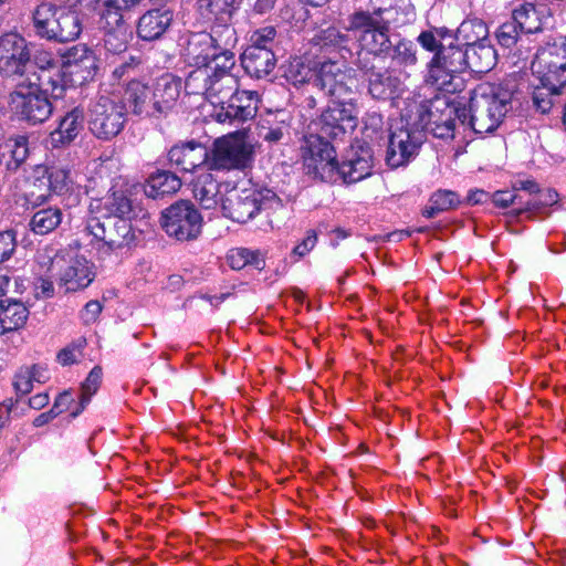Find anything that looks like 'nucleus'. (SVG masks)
I'll return each instance as SVG.
<instances>
[{
    "label": "nucleus",
    "mask_w": 566,
    "mask_h": 566,
    "mask_svg": "<svg viewBox=\"0 0 566 566\" xmlns=\"http://www.w3.org/2000/svg\"><path fill=\"white\" fill-rule=\"evenodd\" d=\"M208 156L207 148L196 142L175 145L168 153L169 161L185 172L200 170Z\"/></svg>",
    "instance_id": "412c9836"
},
{
    "label": "nucleus",
    "mask_w": 566,
    "mask_h": 566,
    "mask_svg": "<svg viewBox=\"0 0 566 566\" xmlns=\"http://www.w3.org/2000/svg\"><path fill=\"white\" fill-rule=\"evenodd\" d=\"M277 202L279 198L276 195L268 189H233L222 199L221 208L226 217L244 223L262 209H268Z\"/></svg>",
    "instance_id": "6e6552de"
},
{
    "label": "nucleus",
    "mask_w": 566,
    "mask_h": 566,
    "mask_svg": "<svg viewBox=\"0 0 566 566\" xmlns=\"http://www.w3.org/2000/svg\"><path fill=\"white\" fill-rule=\"evenodd\" d=\"M39 274L41 275L34 285L35 296L42 298H50L54 295V284L50 274H43L38 266Z\"/></svg>",
    "instance_id": "338daca9"
},
{
    "label": "nucleus",
    "mask_w": 566,
    "mask_h": 566,
    "mask_svg": "<svg viewBox=\"0 0 566 566\" xmlns=\"http://www.w3.org/2000/svg\"><path fill=\"white\" fill-rule=\"evenodd\" d=\"M227 262L233 270H242L248 265L261 270L264 266V255L260 250L233 248L227 254Z\"/></svg>",
    "instance_id": "37998d69"
},
{
    "label": "nucleus",
    "mask_w": 566,
    "mask_h": 566,
    "mask_svg": "<svg viewBox=\"0 0 566 566\" xmlns=\"http://www.w3.org/2000/svg\"><path fill=\"white\" fill-rule=\"evenodd\" d=\"M521 33L522 32H521L518 25L512 19L511 21L503 23L499 28V30L496 32V38H497L499 43L502 46L511 48L512 45H514L517 42Z\"/></svg>",
    "instance_id": "052dcab7"
},
{
    "label": "nucleus",
    "mask_w": 566,
    "mask_h": 566,
    "mask_svg": "<svg viewBox=\"0 0 566 566\" xmlns=\"http://www.w3.org/2000/svg\"><path fill=\"white\" fill-rule=\"evenodd\" d=\"M82 30L83 24L78 12L70 7H61L53 41L62 43L74 41L81 35Z\"/></svg>",
    "instance_id": "2f4dec72"
},
{
    "label": "nucleus",
    "mask_w": 566,
    "mask_h": 566,
    "mask_svg": "<svg viewBox=\"0 0 566 566\" xmlns=\"http://www.w3.org/2000/svg\"><path fill=\"white\" fill-rule=\"evenodd\" d=\"M28 316L29 311L21 302L0 301V318L4 333L22 327Z\"/></svg>",
    "instance_id": "ea45409f"
},
{
    "label": "nucleus",
    "mask_w": 566,
    "mask_h": 566,
    "mask_svg": "<svg viewBox=\"0 0 566 566\" xmlns=\"http://www.w3.org/2000/svg\"><path fill=\"white\" fill-rule=\"evenodd\" d=\"M39 63H41V74L39 75V80L42 82V84L50 85L52 95L54 97H61L67 85L65 76L62 72L63 66H61L57 61L46 55L43 60L39 57Z\"/></svg>",
    "instance_id": "f704fd0d"
},
{
    "label": "nucleus",
    "mask_w": 566,
    "mask_h": 566,
    "mask_svg": "<svg viewBox=\"0 0 566 566\" xmlns=\"http://www.w3.org/2000/svg\"><path fill=\"white\" fill-rule=\"evenodd\" d=\"M491 200L494 206L499 208H509L511 206L516 207L517 212L527 211L525 209L526 201L523 200L522 196H520L514 188L511 190H497L491 196Z\"/></svg>",
    "instance_id": "864d4df0"
},
{
    "label": "nucleus",
    "mask_w": 566,
    "mask_h": 566,
    "mask_svg": "<svg viewBox=\"0 0 566 566\" xmlns=\"http://www.w3.org/2000/svg\"><path fill=\"white\" fill-rule=\"evenodd\" d=\"M242 66L251 76L261 78L270 74L275 66V57L271 49L249 46L241 56Z\"/></svg>",
    "instance_id": "bb28decb"
},
{
    "label": "nucleus",
    "mask_w": 566,
    "mask_h": 566,
    "mask_svg": "<svg viewBox=\"0 0 566 566\" xmlns=\"http://www.w3.org/2000/svg\"><path fill=\"white\" fill-rule=\"evenodd\" d=\"M207 66L213 73H228L233 74L232 70L235 66V56L232 50H214L209 59Z\"/></svg>",
    "instance_id": "603ef678"
},
{
    "label": "nucleus",
    "mask_w": 566,
    "mask_h": 566,
    "mask_svg": "<svg viewBox=\"0 0 566 566\" xmlns=\"http://www.w3.org/2000/svg\"><path fill=\"white\" fill-rule=\"evenodd\" d=\"M174 13L169 9H151L142 14L137 21V35L144 41L161 38L171 25Z\"/></svg>",
    "instance_id": "4be33fe9"
},
{
    "label": "nucleus",
    "mask_w": 566,
    "mask_h": 566,
    "mask_svg": "<svg viewBox=\"0 0 566 566\" xmlns=\"http://www.w3.org/2000/svg\"><path fill=\"white\" fill-rule=\"evenodd\" d=\"M374 167V155L371 148L361 142L350 146L346 159L337 163V181L345 184L358 182L371 175Z\"/></svg>",
    "instance_id": "2eb2a0df"
},
{
    "label": "nucleus",
    "mask_w": 566,
    "mask_h": 566,
    "mask_svg": "<svg viewBox=\"0 0 566 566\" xmlns=\"http://www.w3.org/2000/svg\"><path fill=\"white\" fill-rule=\"evenodd\" d=\"M181 88V80L171 74H164L156 81L151 88L156 116L172 109L180 96Z\"/></svg>",
    "instance_id": "5701e85b"
},
{
    "label": "nucleus",
    "mask_w": 566,
    "mask_h": 566,
    "mask_svg": "<svg viewBox=\"0 0 566 566\" xmlns=\"http://www.w3.org/2000/svg\"><path fill=\"white\" fill-rule=\"evenodd\" d=\"M430 211L428 217H432L434 211H443L454 207L459 202V197L455 192L450 190H439L431 197Z\"/></svg>",
    "instance_id": "6e6d98bb"
},
{
    "label": "nucleus",
    "mask_w": 566,
    "mask_h": 566,
    "mask_svg": "<svg viewBox=\"0 0 566 566\" xmlns=\"http://www.w3.org/2000/svg\"><path fill=\"white\" fill-rule=\"evenodd\" d=\"M101 15V24L105 32L104 46L114 54L124 52L127 49L128 40L130 38L129 27L126 23L127 19L122 18V21H111L106 15Z\"/></svg>",
    "instance_id": "cd10ccee"
},
{
    "label": "nucleus",
    "mask_w": 566,
    "mask_h": 566,
    "mask_svg": "<svg viewBox=\"0 0 566 566\" xmlns=\"http://www.w3.org/2000/svg\"><path fill=\"white\" fill-rule=\"evenodd\" d=\"M34 187L48 186L50 192L56 195L80 193L83 177L65 166L39 167Z\"/></svg>",
    "instance_id": "a211bd4d"
},
{
    "label": "nucleus",
    "mask_w": 566,
    "mask_h": 566,
    "mask_svg": "<svg viewBox=\"0 0 566 566\" xmlns=\"http://www.w3.org/2000/svg\"><path fill=\"white\" fill-rule=\"evenodd\" d=\"M400 3L399 8L398 6H392L380 20H377V22L387 28L391 24L398 27L410 22L415 17L410 0H403V2Z\"/></svg>",
    "instance_id": "de8ad7c7"
},
{
    "label": "nucleus",
    "mask_w": 566,
    "mask_h": 566,
    "mask_svg": "<svg viewBox=\"0 0 566 566\" xmlns=\"http://www.w3.org/2000/svg\"><path fill=\"white\" fill-rule=\"evenodd\" d=\"M29 203L35 210L29 221V229L35 235L52 233L63 220L61 208L43 206L48 200V193L36 195L34 190L29 191Z\"/></svg>",
    "instance_id": "f3484780"
},
{
    "label": "nucleus",
    "mask_w": 566,
    "mask_h": 566,
    "mask_svg": "<svg viewBox=\"0 0 566 566\" xmlns=\"http://www.w3.org/2000/svg\"><path fill=\"white\" fill-rule=\"evenodd\" d=\"M560 91H551L537 82L534 83L533 103L541 113H547L553 105V96L558 95Z\"/></svg>",
    "instance_id": "13d9d810"
},
{
    "label": "nucleus",
    "mask_w": 566,
    "mask_h": 566,
    "mask_svg": "<svg viewBox=\"0 0 566 566\" xmlns=\"http://www.w3.org/2000/svg\"><path fill=\"white\" fill-rule=\"evenodd\" d=\"M350 29L360 30L358 42L361 50L381 55L389 51L391 42L388 28L377 22L376 18L366 11H357L350 17Z\"/></svg>",
    "instance_id": "f8f14e48"
},
{
    "label": "nucleus",
    "mask_w": 566,
    "mask_h": 566,
    "mask_svg": "<svg viewBox=\"0 0 566 566\" xmlns=\"http://www.w3.org/2000/svg\"><path fill=\"white\" fill-rule=\"evenodd\" d=\"M403 91L402 82L391 72L370 71L368 74V92L376 98L387 101L399 96Z\"/></svg>",
    "instance_id": "a878e982"
},
{
    "label": "nucleus",
    "mask_w": 566,
    "mask_h": 566,
    "mask_svg": "<svg viewBox=\"0 0 566 566\" xmlns=\"http://www.w3.org/2000/svg\"><path fill=\"white\" fill-rule=\"evenodd\" d=\"M453 111L449 109V114H444L441 119H432L433 113H430V120L427 124V129L432 133L437 138L448 139L453 138L457 130V120L452 116Z\"/></svg>",
    "instance_id": "09e8293b"
},
{
    "label": "nucleus",
    "mask_w": 566,
    "mask_h": 566,
    "mask_svg": "<svg viewBox=\"0 0 566 566\" xmlns=\"http://www.w3.org/2000/svg\"><path fill=\"white\" fill-rule=\"evenodd\" d=\"M489 29L486 24L478 18L464 20L458 28L455 40L460 45L470 48L472 45L488 42Z\"/></svg>",
    "instance_id": "e433bc0d"
},
{
    "label": "nucleus",
    "mask_w": 566,
    "mask_h": 566,
    "mask_svg": "<svg viewBox=\"0 0 566 566\" xmlns=\"http://www.w3.org/2000/svg\"><path fill=\"white\" fill-rule=\"evenodd\" d=\"M193 34L190 36L188 41V56L197 65H207L209 62V59L212 54H214L216 48L212 46V50H207L205 46L201 45H193Z\"/></svg>",
    "instance_id": "e2e57ef3"
},
{
    "label": "nucleus",
    "mask_w": 566,
    "mask_h": 566,
    "mask_svg": "<svg viewBox=\"0 0 566 566\" xmlns=\"http://www.w3.org/2000/svg\"><path fill=\"white\" fill-rule=\"evenodd\" d=\"M63 67L70 74L78 75L82 81H88L97 72V56L86 44H76L65 52Z\"/></svg>",
    "instance_id": "6ab92c4d"
},
{
    "label": "nucleus",
    "mask_w": 566,
    "mask_h": 566,
    "mask_svg": "<svg viewBox=\"0 0 566 566\" xmlns=\"http://www.w3.org/2000/svg\"><path fill=\"white\" fill-rule=\"evenodd\" d=\"M315 86L332 98L313 123L315 129L334 139L352 134L358 124V80L343 64L326 61L318 70Z\"/></svg>",
    "instance_id": "f257e3e1"
},
{
    "label": "nucleus",
    "mask_w": 566,
    "mask_h": 566,
    "mask_svg": "<svg viewBox=\"0 0 566 566\" xmlns=\"http://www.w3.org/2000/svg\"><path fill=\"white\" fill-rule=\"evenodd\" d=\"M433 60L447 65L449 72L460 73L468 66L465 49L463 50L460 44L441 45Z\"/></svg>",
    "instance_id": "c03bdc74"
},
{
    "label": "nucleus",
    "mask_w": 566,
    "mask_h": 566,
    "mask_svg": "<svg viewBox=\"0 0 566 566\" xmlns=\"http://www.w3.org/2000/svg\"><path fill=\"white\" fill-rule=\"evenodd\" d=\"M192 192L203 209H213L220 201L219 185L208 171H202L192 181Z\"/></svg>",
    "instance_id": "72a5a7b5"
},
{
    "label": "nucleus",
    "mask_w": 566,
    "mask_h": 566,
    "mask_svg": "<svg viewBox=\"0 0 566 566\" xmlns=\"http://www.w3.org/2000/svg\"><path fill=\"white\" fill-rule=\"evenodd\" d=\"M251 150L244 138L228 135L214 142L211 166L218 169H237L247 166Z\"/></svg>",
    "instance_id": "4468645a"
},
{
    "label": "nucleus",
    "mask_w": 566,
    "mask_h": 566,
    "mask_svg": "<svg viewBox=\"0 0 566 566\" xmlns=\"http://www.w3.org/2000/svg\"><path fill=\"white\" fill-rule=\"evenodd\" d=\"M161 226L169 237L192 240L201 232L202 217L191 202L180 200L163 211Z\"/></svg>",
    "instance_id": "1a4fd4ad"
},
{
    "label": "nucleus",
    "mask_w": 566,
    "mask_h": 566,
    "mask_svg": "<svg viewBox=\"0 0 566 566\" xmlns=\"http://www.w3.org/2000/svg\"><path fill=\"white\" fill-rule=\"evenodd\" d=\"M102 380L101 367H94L85 381L82 384L81 394L78 396L80 407L72 411V417H77L91 400V397L97 391Z\"/></svg>",
    "instance_id": "49530a36"
},
{
    "label": "nucleus",
    "mask_w": 566,
    "mask_h": 566,
    "mask_svg": "<svg viewBox=\"0 0 566 566\" xmlns=\"http://www.w3.org/2000/svg\"><path fill=\"white\" fill-rule=\"evenodd\" d=\"M237 43V33L228 21L220 20L211 28L210 33L193 34V45L205 46L207 50H232Z\"/></svg>",
    "instance_id": "393cba45"
},
{
    "label": "nucleus",
    "mask_w": 566,
    "mask_h": 566,
    "mask_svg": "<svg viewBox=\"0 0 566 566\" xmlns=\"http://www.w3.org/2000/svg\"><path fill=\"white\" fill-rule=\"evenodd\" d=\"M4 148L10 154L15 166L22 164L29 156L28 139L24 136H17L6 142Z\"/></svg>",
    "instance_id": "bf43d9fd"
},
{
    "label": "nucleus",
    "mask_w": 566,
    "mask_h": 566,
    "mask_svg": "<svg viewBox=\"0 0 566 566\" xmlns=\"http://www.w3.org/2000/svg\"><path fill=\"white\" fill-rule=\"evenodd\" d=\"M212 71L207 65H198L192 70L186 81L185 90L188 94H201L207 97Z\"/></svg>",
    "instance_id": "a18cd8bd"
},
{
    "label": "nucleus",
    "mask_w": 566,
    "mask_h": 566,
    "mask_svg": "<svg viewBox=\"0 0 566 566\" xmlns=\"http://www.w3.org/2000/svg\"><path fill=\"white\" fill-rule=\"evenodd\" d=\"M60 8L51 2H42L33 12V24L35 33L43 39L54 40V32L57 28V13Z\"/></svg>",
    "instance_id": "473e14b6"
},
{
    "label": "nucleus",
    "mask_w": 566,
    "mask_h": 566,
    "mask_svg": "<svg viewBox=\"0 0 566 566\" xmlns=\"http://www.w3.org/2000/svg\"><path fill=\"white\" fill-rule=\"evenodd\" d=\"M275 35L276 30L273 27L269 25L261 28L252 34L250 46L271 49V44L273 43Z\"/></svg>",
    "instance_id": "0e129e2a"
},
{
    "label": "nucleus",
    "mask_w": 566,
    "mask_h": 566,
    "mask_svg": "<svg viewBox=\"0 0 566 566\" xmlns=\"http://www.w3.org/2000/svg\"><path fill=\"white\" fill-rule=\"evenodd\" d=\"M457 74L455 72H449L447 65L432 59L429 64L426 82L437 90L453 93L458 90V84L454 82Z\"/></svg>",
    "instance_id": "a19ab883"
},
{
    "label": "nucleus",
    "mask_w": 566,
    "mask_h": 566,
    "mask_svg": "<svg viewBox=\"0 0 566 566\" xmlns=\"http://www.w3.org/2000/svg\"><path fill=\"white\" fill-rule=\"evenodd\" d=\"M237 0H199L200 8H206L218 20L230 21Z\"/></svg>",
    "instance_id": "5fc2aeb1"
},
{
    "label": "nucleus",
    "mask_w": 566,
    "mask_h": 566,
    "mask_svg": "<svg viewBox=\"0 0 566 566\" xmlns=\"http://www.w3.org/2000/svg\"><path fill=\"white\" fill-rule=\"evenodd\" d=\"M426 139L424 129L415 125L406 124L392 130L386 161L391 168H398L413 159Z\"/></svg>",
    "instance_id": "9b49d317"
},
{
    "label": "nucleus",
    "mask_w": 566,
    "mask_h": 566,
    "mask_svg": "<svg viewBox=\"0 0 566 566\" xmlns=\"http://www.w3.org/2000/svg\"><path fill=\"white\" fill-rule=\"evenodd\" d=\"M87 116L92 134L101 139H109L124 128L126 108L118 97L102 95L91 103Z\"/></svg>",
    "instance_id": "0eeeda50"
},
{
    "label": "nucleus",
    "mask_w": 566,
    "mask_h": 566,
    "mask_svg": "<svg viewBox=\"0 0 566 566\" xmlns=\"http://www.w3.org/2000/svg\"><path fill=\"white\" fill-rule=\"evenodd\" d=\"M515 86L511 81L499 84L480 85L470 99L469 114L467 109L458 111L457 118L461 125H468L475 134L494 132L512 108Z\"/></svg>",
    "instance_id": "f03ea898"
},
{
    "label": "nucleus",
    "mask_w": 566,
    "mask_h": 566,
    "mask_svg": "<svg viewBox=\"0 0 566 566\" xmlns=\"http://www.w3.org/2000/svg\"><path fill=\"white\" fill-rule=\"evenodd\" d=\"M17 247L15 234L12 231L0 233V263L9 260Z\"/></svg>",
    "instance_id": "69168bd1"
},
{
    "label": "nucleus",
    "mask_w": 566,
    "mask_h": 566,
    "mask_svg": "<svg viewBox=\"0 0 566 566\" xmlns=\"http://www.w3.org/2000/svg\"><path fill=\"white\" fill-rule=\"evenodd\" d=\"M35 264L41 273L55 276L65 293L84 290L94 280L92 264L72 249L59 250L46 244L38 250Z\"/></svg>",
    "instance_id": "7ed1b4c3"
},
{
    "label": "nucleus",
    "mask_w": 566,
    "mask_h": 566,
    "mask_svg": "<svg viewBox=\"0 0 566 566\" xmlns=\"http://www.w3.org/2000/svg\"><path fill=\"white\" fill-rule=\"evenodd\" d=\"M151 94L150 87L138 81H133L125 90L124 99L134 114L139 116H156Z\"/></svg>",
    "instance_id": "c85d7f7f"
},
{
    "label": "nucleus",
    "mask_w": 566,
    "mask_h": 566,
    "mask_svg": "<svg viewBox=\"0 0 566 566\" xmlns=\"http://www.w3.org/2000/svg\"><path fill=\"white\" fill-rule=\"evenodd\" d=\"M30 60L25 39L18 32L0 36V71L7 75L20 74Z\"/></svg>",
    "instance_id": "dca6fc26"
},
{
    "label": "nucleus",
    "mask_w": 566,
    "mask_h": 566,
    "mask_svg": "<svg viewBox=\"0 0 566 566\" xmlns=\"http://www.w3.org/2000/svg\"><path fill=\"white\" fill-rule=\"evenodd\" d=\"M116 187L114 186L103 198L93 199L90 203V211L99 214V218L127 219L133 211L132 201L125 190L117 189Z\"/></svg>",
    "instance_id": "aec40b11"
},
{
    "label": "nucleus",
    "mask_w": 566,
    "mask_h": 566,
    "mask_svg": "<svg viewBox=\"0 0 566 566\" xmlns=\"http://www.w3.org/2000/svg\"><path fill=\"white\" fill-rule=\"evenodd\" d=\"M180 187L181 181L176 175L168 171H158L147 179L145 193L149 198L158 199L177 192Z\"/></svg>",
    "instance_id": "4c0bfd02"
},
{
    "label": "nucleus",
    "mask_w": 566,
    "mask_h": 566,
    "mask_svg": "<svg viewBox=\"0 0 566 566\" xmlns=\"http://www.w3.org/2000/svg\"><path fill=\"white\" fill-rule=\"evenodd\" d=\"M314 41L321 46H340L346 42V36L338 29L329 27L316 34Z\"/></svg>",
    "instance_id": "680f3d73"
},
{
    "label": "nucleus",
    "mask_w": 566,
    "mask_h": 566,
    "mask_svg": "<svg viewBox=\"0 0 566 566\" xmlns=\"http://www.w3.org/2000/svg\"><path fill=\"white\" fill-rule=\"evenodd\" d=\"M78 407L80 402L75 403L72 394L69 391H64L55 399V402L51 409L52 412H54L55 416H57L64 411H70L72 413V411H74Z\"/></svg>",
    "instance_id": "774afa93"
},
{
    "label": "nucleus",
    "mask_w": 566,
    "mask_h": 566,
    "mask_svg": "<svg viewBox=\"0 0 566 566\" xmlns=\"http://www.w3.org/2000/svg\"><path fill=\"white\" fill-rule=\"evenodd\" d=\"M87 232L101 243L99 249L114 251L129 245L134 239L132 224L124 218H99L92 216L87 219Z\"/></svg>",
    "instance_id": "9d476101"
},
{
    "label": "nucleus",
    "mask_w": 566,
    "mask_h": 566,
    "mask_svg": "<svg viewBox=\"0 0 566 566\" xmlns=\"http://www.w3.org/2000/svg\"><path fill=\"white\" fill-rule=\"evenodd\" d=\"M145 0H102L99 14L106 15L111 21L130 19Z\"/></svg>",
    "instance_id": "79ce46f5"
},
{
    "label": "nucleus",
    "mask_w": 566,
    "mask_h": 566,
    "mask_svg": "<svg viewBox=\"0 0 566 566\" xmlns=\"http://www.w3.org/2000/svg\"><path fill=\"white\" fill-rule=\"evenodd\" d=\"M392 60L403 66L415 65L417 62L415 45L410 41H399L394 46Z\"/></svg>",
    "instance_id": "4d7b16f0"
},
{
    "label": "nucleus",
    "mask_w": 566,
    "mask_h": 566,
    "mask_svg": "<svg viewBox=\"0 0 566 566\" xmlns=\"http://www.w3.org/2000/svg\"><path fill=\"white\" fill-rule=\"evenodd\" d=\"M531 70L539 84L560 91L566 85V38L539 49Z\"/></svg>",
    "instance_id": "39448f33"
},
{
    "label": "nucleus",
    "mask_w": 566,
    "mask_h": 566,
    "mask_svg": "<svg viewBox=\"0 0 566 566\" xmlns=\"http://www.w3.org/2000/svg\"><path fill=\"white\" fill-rule=\"evenodd\" d=\"M551 15L543 7L533 3H524L513 11L512 19L523 33H535L541 31L549 20Z\"/></svg>",
    "instance_id": "c756f323"
},
{
    "label": "nucleus",
    "mask_w": 566,
    "mask_h": 566,
    "mask_svg": "<svg viewBox=\"0 0 566 566\" xmlns=\"http://www.w3.org/2000/svg\"><path fill=\"white\" fill-rule=\"evenodd\" d=\"M321 63L319 65H322ZM321 67V66H318ZM318 70L314 73L313 70L303 63L300 59H294L285 73L286 80L292 83L294 86L303 85L307 82H310L314 77L313 84L315 85L316 75L318 73Z\"/></svg>",
    "instance_id": "3c124183"
},
{
    "label": "nucleus",
    "mask_w": 566,
    "mask_h": 566,
    "mask_svg": "<svg viewBox=\"0 0 566 566\" xmlns=\"http://www.w3.org/2000/svg\"><path fill=\"white\" fill-rule=\"evenodd\" d=\"M49 379L48 369L42 365L22 367L14 376V388L20 395L30 394L34 386Z\"/></svg>",
    "instance_id": "58836bf2"
},
{
    "label": "nucleus",
    "mask_w": 566,
    "mask_h": 566,
    "mask_svg": "<svg viewBox=\"0 0 566 566\" xmlns=\"http://www.w3.org/2000/svg\"><path fill=\"white\" fill-rule=\"evenodd\" d=\"M239 87L238 76L228 73H213L210 78L207 99L213 105V109L223 106Z\"/></svg>",
    "instance_id": "7c9ffc66"
},
{
    "label": "nucleus",
    "mask_w": 566,
    "mask_h": 566,
    "mask_svg": "<svg viewBox=\"0 0 566 566\" xmlns=\"http://www.w3.org/2000/svg\"><path fill=\"white\" fill-rule=\"evenodd\" d=\"M301 158L308 176L325 182H337L336 151L324 135L306 134L301 145Z\"/></svg>",
    "instance_id": "20e7f679"
},
{
    "label": "nucleus",
    "mask_w": 566,
    "mask_h": 566,
    "mask_svg": "<svg viewBox=\"0 0 566 566\" xmlns=\"http://www.w3.org/2000/svg\"><path fill=\"white\" fill-rule=\"evenodd\" d=\"M274 117L277 125L270 127L262 126L259 134L263 140L270 144L279 143L283 138L285 133H287L290 127L289 113L284 111H279L275 113Z\"/></svg>",
    "instance_id": "8fccbe9b"
},
{
    "label": "nucleus",
    "mask_w": 566,
    "mask_h": 566,
    "mask_svg": "<svg viewBox=\"0 0 566 566\" xmlns=\"http://www.w3.org/2000/svg\"><path fill=\"white\" fill-rule=\"evenodd\" d=\"M256 91H238L221 107L213 109L211 116L218 123L240 124L254 118L259 107Z\"/></svg>",
    "instance_id": "ddd939ff"
},
{
    "label": "nucleus",
    "mask_w": 566,
    "mask_h": 566,
    "mask_svg": "<svg viewBox=\"0 0 566 566\" xmlns=\"http://www.w3.org/2000/svg\"><path fill=\"white\" fill-rule=\"evenodd\" d=\"M83 127V112L78 108H73L59 120V125L51 132L48 143L53 148L66 146L78 136Z\"/></svg>",
    "instance_id": "b1692460"
},
{
    "label": "nucleus",
    "mask_w": 566,
    "mask_h": 566,
    "mask_svg": "<svg viewBox=\"0 0 566 566\" xmlns=\"http://www.w3.org/2000/svg\"><path fill=\"white\" fill-rule=\"evenodd\" d=\"M465 53L468 60L467 67L473 72L486 73L496 64V52L488 42L467 48Z\"/></svg>",
    "instance_id": "c9c22d12"
},
{
    "label": "nucleus",
    "mask_w": 566,
    "mask_h": 566,
    "mask_svg": "<svg viewBox=\"0 0 566 566\" xmlns=\"http://www.w3.org/2000/svg\"><path fill=\"white\" fill-rule=\"evenodd\" d=\"M9 107L20 119L30 124L45 122L53 112L46 93L35 83H19L9 96Z\"/></svg>",
    "instance_id": "423d86ee"
}]
</instances>
